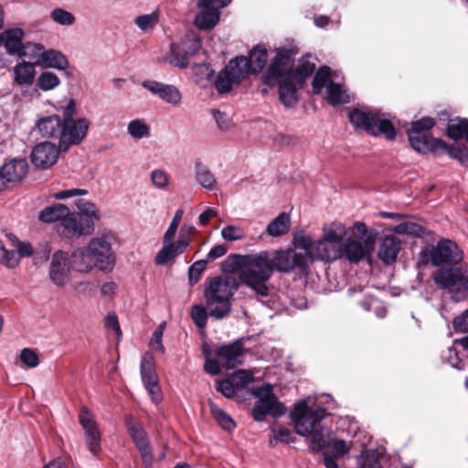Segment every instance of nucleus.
<instances>
[{"mask_svg": "<svg viewBox=\"0 0 468 468\" xmlns=\"http://www.w3.org/2000/svg\"><path fill=\"white\" fill-rule=\"evenodd\" d=\"M306 255L292 249L263 250L258 254H230L222 263L226 272H239L241 282L252 289L257 295H269L267 282L274 271L288 273L295 269L306 270Z\"/></svg>", "mask_w": 468, "mask_h": 468, "instance_id": "obj_1", "label": "nucleus"}, {"mask_svg": "<svg viewBox=\"0 0 468 468\" xmlns=\"http://www.w3.org/2000/svg\"><path fill=\"white\" fill-rule=\"evenodd\" d=\"M296 48H282L271 59L261 80L270 87H279V99L286 108L294 107L299 101L297 94L305 85L307 79L314 73L315 65L303 57L294 68Z\"/></svg>", "mask_w": 468, "mask_h": 468, "instance_id": "obj_2", "label": "nucleus"}, {"mask_svg": "<svg viewBox=\"0 0 468 468\" xmlns=\"http://www.w3.org/2000/svg\"><path fill=\"white\" fill-rule=\"evenodd\" d=\"M80 212L70 213L69 208L60 203L46 207L38 214V220L43 223L59 221L57 226L58 233L64 239L80 238L90 235L94 230V220L99 219L94 204L79 202Z\"/></svg>", "mask_w": 468, "mask_h": 468, "instance_id": "obj_3", "label": "nucleus"}, {"mask_svg": "<svg viewBox=\"0 0 468 468\" xmlns=\"http://www.w3.org/2000/svg\"><path fill=\"white\" fill-rule=\"evenodd\" d=\"M238 287L239 283L234 277L216 276L209 279L204 291L208 312L202 304H194L191 307L190 316L196 326L205 328L208 316L218 320L228 316L231 310L230 299Z\"/></svg>", "mask_w": 468, "mask_h": 468, "instance_id": "obj_4", "label": "nucleus"}, {"mask_svg": "<svg viewBox=\"0 0 468 468\" xmlns=\"http://www.w3.org/2000/svg\"><path fill=\"white\" fill-rule=\"evenodd\" d=\"M436 121L431 117H422L412 122L408 129L409 141L411 147L418 153L441 154L447 153L452 158L459 160L462 164L468 162V149L463 144L449 145L445 141L434 138L431 130L435 126Z\"/></svg>", "mask_w": 468, "mask_h": 468, "instance_id": "obj_5", "label": "nucleus"}, {"mask_svg": "<svg viewBox=\"0 0 468 468\" xmlns=\"http://www.w3.org/2000/svg\"><path fill=\"white\" fill-rule=\"evenodd\" d=\"M349 122L356 129L363 130L374 136L383 134L389 141H393L397 135L392 122L379 111L354 109L349 112Z\"/></svg>", "mask_w": 468, "mask_h": 468, "instance_id": "obj_6", "label": "nucleus"}, {"mask_svg": "<svg viewBox=\"0 0 468 468\" xmlns=\"http://www.w3.org/2000/svg\"><path fill=\"white\" fill-rule=\"evenodd\" d=\"M251 394L258 399L251 410V416L256 421H263L267 415L279 418L286 413V407L279 401L272 392V386L265 383L254 388Z\"/></svg>", "mask_w": 468, "mask_h": 468, "instance_id": "obj_7", "label": "nucleus"}, {"mask_svg": "<svg viewBox=\"0 0 468 468\" xmlns=\"http://www.w3.org/2000/svg\"><path fill=\"white\" fill-rule=\"evenodd\" d=\"M422 261L427 263L429 260L433 266L450 264L451 267H458L463 260V251L459 248L456 242L443 239L433 246L431 251H421Z\"/></svg>", "mask_w": 468, "mask_h": 468, "instance_id": "obj_8", "label": "nucleus"}, {"mask_svg": "<svg viewBox=\"0 0 468 468\" xmlns=\"http://www.w3.org/2000/svg\"><path fill=\"white\" fill-rule=\"evenodd\" d=\"M433 281L441 289L458 286V292L468 295V266L441 268L433 273Z\"/></svg>", "mask_w": 468, "mask_h": 468, "instance_id": "obj_9", "label": "nucleus"}, {"mask_svg": "<svg viewBox=\"0 0 468 468\" xmlns=\"http://www.w3.org/2000/svg\"><path fill=\"white\" fill-rule=\"evenodd\" d=\"M90 122L86 118L62 121L58 148L66 152L72 145L80 144L88 133Z\"/></svg>", "mask_w": 468, "mask_h": 468, "instance_id": "obj_10", "label": "nucleus"}, {"mask_svg": "<svg viewBox=\"0 0 468 468\" xmlns=\"http://www.w3.org/2000/svg\"><path fill=\"white\" fill-rule=\"evenodd\" d=\"M323 420H314L305 427L307 432L298 433L307 438L309 449L313 452H320L331 446L334 431L322 424Z\"/></svg>", "mask_w": 468, "mask_h": 468, "instance_id": "obj_11", "label": "nucleus"}, {"mask_svg": "<svg viewBox=\"0 0 468 468\" xmlns=\"http://www.w3.org/2000/svg\"><path fill=\"white\" fill-rule=\"evenodd\" d=\"M140 373L144 388L151 396L153 402L159 404L163 399V396L153 355L146 353L143 356Z\"/></svg>", "mask_w": 468, "mask_h": 468, "instance_id": "obj_12", "label": "nucleus"}, {"mask_svg": "<svg viewBox=\"0 0 468 468\" xmlns=\"http://www.w3.org/2000/svg\"><path fill=\"white\" fill-rule=\"evenodd\" d=\"M246 78V71L240 68L239 60L232 58L216 78L215 88L221 94L228 93L233 85L239 84Z\"/></svg>", "mask_w": 468, "mask_h": 468, "instance_id": "obj_13", "label": "nucleus"}, {"mask_svg": "<svg viewBox=\"0 0 468 468\" xmlns=\"http://www.w3.org/2000/svg\"><path fill=\"white\" fill-rule=\"evenodd\" d=\"M326 415L324 408H317L312 410L308 407L305 400L300 401L294 406L292 410L290 412V418L294 422V430L296 433L307 432V425L313 420H324Z\"/></svg>", "mask_w": 468, "mask_h": 468, "instance_id": "obj_14", "label": "nucleus"}, {"mask_svg": "<svg viewBox=\"0 0 468 468\" xmlns=\"http://www.w3.org/2000/svg\"><path fill=\"white\" fill-rule=\"evenodd\" d=\"M79 421L84 430L88 448L91 453L97 454L101 451V432L92 413L86 406L80 410Z\"/></svg>", "mask_w": 468, "mask_h": 468, "instance_id": "obj_15", "label": "nucleus"}, {"mask_svg": "<svg viewBox=\"0 0 468 468\" xmlns=\"http://www.w3.org/2000/svg\"><path fill=\"white\" fill-rule=\"evenodd\" d=\"M214 353L224 367L228 369L235 368L242 363L244 340L239 338L232 343L223 344L218 346Z\"/></svg>", "mask_w": 468, "mask_h": 468, "instance_id": "obj_16", "label": "nucleus"}, {"mask_svg": "<svg viewBox=\"0 0 468 468\" xmlns=\"http://www.w3.org/2000/svg\"><path fill=\"white\" fill-rule=\"evenodd\" d=\"M230 0H198V6L202 11L195 17L194 23L199 29L207 30L214 27L219 20V13L217 8L211 7L212 4H218L221 7L228 5Z\"/></svg>", "mask_w": 468, "mask_h": 468, "instance_id": "obj_17", "label": "nucleus"}, {"mask_svg": "<svg viewBox=\"0 0 468 468\" xmlns=\"http://www.w3.org/2000/svg\"><path fill=\"white\" fill-rule=\"evenodd\" d=\"M61 152L55 144L44 142L37 144L31 152V161L37 167L47 169L54 165Z\"/></svg>", "mask_w": 468, "mask_h": 468, "instance_id": "obj_18", "label": "nucleus"}, {"mask_svg": "<svg viewBox=\"0 0 468 468\" xmlns=\"http://www.w3.org/2000/svg\"><path fill=\"white\" fill-rule=\"evenodd\" d=\"M98 268L101 271L111 270L114 264L111 244L103 239H92L87 248Z\"/></svg>", "mask_w": 468, "mask_h": 468, "instance_id": "obj_19", "label": "nucleus"}, {"mask_svg": "<svg viewBox=\"0 0 468 468\" xmlns=\"http://www.w3.org/2000/svg\"><path fill=\"white\" fill-rule=\"evenodd\" d=\"M70 261L67 252L58 250L52 255L49 278L57 286H64L69 279Z\"/></svg>", "mask_w": 468, "mask_h": 468, "instance_id": "obj_20", "label": "nucleus"}, {"mask_svg": "<svg viewBox=\"0 0 468 468\" xmlns=\"http://www.w3.org/2000/svg\"><path fill=\"white\" fill-rule=\"evenodd\" d=\"M239 60L240 68L245 69L246 76L258 74L265 67L268 59V52L264 46L257 45L249 53V58L240 56L235 58Z\"/></svg>", "mask_w": 468, "mask_h": 468, "instance_id": "obj_21", "label": "nucleus"}, {"mask_svg": "<svg viewBox=\"0 0 468 468\" xmlns=\"http://www.w3.org/2000/svg\"><path fill=\"white\" fill-rule=\"evenodd\" d=\"M163 248L157 252L154 259L157 265H165L178 255L184 253L190 244V239L181 233L176 242L173 240L167 242L163 240Z\"/></svg>", "mask_w": 468, "mask_h": 468, "instance_id": "obj_22", "label": "nucleus"}, {"mask_svg": "<svg viewBox=\"0 0 468 468\" xmlns=\"http://www.w3.org/2000/svg\"><path fill=\"white\" fill-rule=\"evenodd\" d=\"M24 35V31L19 27L7 29L2 33L0 40L9 55H16L18 58L27 56V48L29 45L23 44Z\"/></svg>", "mask_w": 468, "mask_h": 468, "instance_id": "obj_23", "label": "nucleus"}, {"mask_svg": "<svg viewBox=\"0 0 468 468\" xmlns=\"http://www.w3.org/2000/svg\"><path fill=\"white\" fill-rule=\"evenodd\" d=\"M142 85L154 95L158 96L161 100L169 104L177 105L182 100L180 90L174 85L165 84L155 80H144Z\"/></svg>", "mask_w": 468, "mask_h": 468, "instance_id": "obj_24", "label": "nucleus"}, {"mask_svg": "<svg viewBox=\"0 0 468 468\" xmlns=\"http://www.w3.org/2000/svg\"><path fill=\"white\" fill-rule=\"evenodd\" d=\"M199 48V40H195L193 42V52L191 53L186 52L178 44L173 42L170 44L169 53L165 57L161 58L158 60L168 62L170 65L177 67L179 69H186L189 65L187 56L195 54L196 51Z\"/></svg>", "mask_w": 468, "mask_h": 468, "instance_id": "obj_25", "label": "nucleus"}, {"mask_svg": "<svg viewBox=\"0 0 468 468\" xmlns=\"http://www.w3.org/2000/svg\"><path fill=\"white\" fill-rule=\"evenodd\" d=\"M62 118L57 114L40 118L36 128L43 138L55 139L58 142L61 136Z\"/></svg>", "mask_w": 468, "mask_h": 468, "instance_id": "obj_26", "label": "nucleus"}, {"mask_svg": "<svg viewBox=\"0 0 468 468\" xmlns=\"http://www.w3.org/2000/svg\"><path fill=\"white\" fill-rule=\"evenodd\" d=\"M400 249L401 241L399 238L392 235L386 236L380 244L378 258L386 264H392L397 261Z\"/></svg>", "mask_w": 468, "mask_h": 468, "instance_id": "obj_27", "label": "nucleus"}, {"mask_svg": "<svg viewBox=\"0 0 468 468\" xmlns=\"http://www.w3.org/2000/svg\"><path fill=\"white\" fill-rule=\"evenodd\" d=\"M343 256L342 245L320 239L314 247V259L334 261Z\"/></svg>", "mask_w": 468, "mask_h": 468, "instance_id": "obj_28", "label": "nucleus"}, {"mask_svg": "<svg viewBox=\"0 0 468 468\" xmlns=\"http://www.w3.org/2000/svg\"><path fill=\"white\" fill-rule=\"evenodd\" d=\"M71 269L80 272H88L93 267H98L88 249H77L69 258Z\"/></svg>", "mask_w": 468, "mask_h": 468, "instance_id": "obj_29", "label": "nucleus"}, {"mask_svg": "<svg viewBox=\"0 0 468 468\" xmlns=\"http://www.w3.org/2000/svg\"><path fill=\"white\" fill-rule=\"evenodd\" d=\"M37 63L44 68H53L65 70L69 67L67 58L55 49L43 50L39 56Z\"/></svg>", "mask_w": 468, "mask_h": 468, "instance_id": "obj_30", "label": "nucleus"}, {"mask_svg": "<svg viewBox=\"0 0 468 468\" xmlns=\"http://www.w3.org/2000/svg\"><path fill=\"white\" fill-rule=\"evenodd\" d=\"M124 425L136 448L149 443L147 434L142 424L132 415H125Z\"/></svg>", "mask_w": 468, "mask_h": 468, "instance_id": "obj_31", "label": "nucleus"}, {"mask_svg": "<svg viewBox=\"0 0 468 468\" xmlns=\"http://www.w3.org/2000/svg\"><path fill=\"white\" fill-rule=\"evenodd\" d=\"M343 255L352 263H357L367 256V250L360 240L348 238L342 245Z\"/></svg>", "mask_w": 468, "mask_h": 468, "instance_id": "obj_32", "label": "nucleus"}, {"mask_svg": "<svg viewBox=\"0 0 468 468\" xmlns=\"http://www.w3.org/2000/svg\"><path fill=\"white\" fill-rule=\"evenodd\" d=\"M29 164L25 157H16L5 162L0 168V176H27Z\"/></svg>", "mask_w": 468, "mask_h": 468, "instance_id": "obj_33", "label": "nucleus"}, {"mask_svg": "<svg viewBox=\"0 0 468 468\" xmlns=\"http://www.w3.org/2000/svg\"><path fill=\"white\" fill-rule=\"evenodd\" d=\"M36 75L34 64L23 61L14 68V80L19 85H30Z\"/></svg>", "mask_w": 468, "mask_h": 468, "instance_id": "obj_34", "label": "nucleus"}, {"mask_svg": "<svg viewBox=\"0 0 468 468\" xmlns=\"http://www.w3.org/2000/svg\"><path fill=\"white\" fill-rule=\"evenodd\" d=\"M446 135L454 140L465 139L468 143V119H455L450 121L446 128Z\"/></svg>", "mask_w": 468, "mask_h": 468, "instance_id": "obj_35", "label": "nucleus"}, {"mask_svg": "<svg viewBox=\"0 0 468 468\" xmlns=\"http://www.w3.org/2000/svg\"><path fill=\"white\" fill-rule=\"evenodd\" d=\"M291 226L290 216L286 212H282L272 219L267 226L266 231L272 237H279L286 234Z\"/></svg>", "mask_w": 468, "mask_h": 468, "instance_id": "obj_36", "label": "nucleus"}, {"mask_svg": "<svg viewBox=\"0 0 468 468\" xmlns=\"http://www.w3.org/2000/svg\"><path fill=\"white\" fill-rule=\"evenodd\" d=\"M208 407L211 415L223 430L231 431L236 428L234 420L211 399L208 400Z\"/></svg>", "mask_w": 468, "mask_h": 468, "instance_id": "obj_37", "label": "nucleus"}, {"mask_svg": "<svg viewBox=\"0 0 468 468\" xmlns=\"http://www.w3.org/2000/svg\"><path fill=\"white\" fill-rule=\"evenodd\" d=\"M326 94L328 103L333 106L346 103L348 101V98L346 95V90L343 87L332 80L326 84Z\"/></svg>", "mask_w": 468, "mask_h": 468, "instance_id": "obj_38", "label": "nucleus"}, {"mask_svg": "<svg viewBox=\"0 0 468 468\" xmlns=\"http://www.w3.org/2000/svg\"><path fill=\"white\" fill-rule=\"evenodd\" d=\"M323 239L331 241L334 244L343 245L342 241L346 235V227L337 222L331 223L328 227L324 228Z\"/></svg>", "mask_w": 468, "mask_h": 468, "instance_id": "obj_39", "label": "nucleus"}, {"mask_svg": "<svg viewBox=\"0 0 468 468\" xmlns=\"http://www.w3.org/2000/svg\"><path fill=\"white\" fill-rule=\"evenodd\" d=\"M292 242L296 249H302L304 250L303 254L306 255L307 261L309 258L310 261L314 260V249L310 236L305 235L304 232L301 230L293 235Z\"/></svg>", "mask_w": 468, "mask_h": 468, "instance_id": "obj_40", "label": "nucleus"}, {"mask_svg": "<svg viewBox=\"0 0 468 468\" xmlns=\"http://www.w3.org/2000/svg\"><path fill=\"white\" fill-rule=\"evenodd\" d=\"M394 232L400 235H410L414 237H422L425 234V229L415 222H401L395 226Z\"/></svg>", "mask_w": 468, "mask_h": 468, "instance_id": "obj_41", "label": "nucleus"}, {"mask_svg": "<svg viewBox=\"0 0 468 468\" xmlns=\"http://www.w3.org/2000/svg\"><path fill=\"white\" fill-rule=\"evenodd\" d=\"M331 69L327 66L320 67L314 74L312 81V88L314 94H320L323 88L326 87V81L330 76Z\"/></svg>", "mask_w": 468, "mask_h": 468, "instance_id": "obj_42", "label": "nucleus"}, {"mask_svg": "<svg viewBox=\"0 0 468 468\" xmlns=\"http://www.w3.org/2000/svg\"><path fill=\"white\" fill-rule=\"evenodd\" d=\"M237 390L246 388L253 381V375L244 369H239L228 376Z\"/></svg>", "mask_w": 468, "mask_h": 468, "instance_id": "obj_43", "label": "nucleus"}, {"mask_svg": "<svg viewBox=\"0 0 468 468\" xmlns=\"http://www.w3.org/2000/svg\"><path fill=\"white\" fill-rule=\"evenodd\" d=\"M271 433L272 436L270 437V445L271 446L277 441L288 444L295 440L292 431L288 428L282 426L273 427L271 429Z\"/></svg>", "mask_w": 468, "mask_h": 468, "instance_id": "obj_44", "label": "nucleus"}, {"mask_svg": "<svg viewBox=\"0 0 468 468\" xmlns=\"http://www.w3.org/2000/svg\"><path fill=\"white\" fill-rule=\"evenodd\" d=\"M159 15L157 12L138 16L134 19V24L144 32H147L154 27L158 23Z\"/></svg>", "mask_w": 468, "mask_h": 468, "instance_id": "obj_45", "label": "nucleus"}, {"mask_svg": "<svg viewBox=\"0 0 468 468\" xmlns=\"http://www.w3.org/2000/svg\"><path fill=\"white\" fill-rule=\"evenodd\" d=\"M128 133L134 139H141L148 136L150 129L148 125L141 120H133L128 123L127 126Z\"/></svg>", "mask_w": 468, "mask_h": 468, "instance_id": "obj_46", "label": "nucleus"}, {"mask_svg": "<svg viewBox=\"0 0 468 468\" xmlns=\"http://www.w3.org/2000/svg\"><path fill=\"white\" fill-rule=\"evenodd\" d=\"M207 265V261L206 260H199L194 262L189 268H188V283L190 287H193L196 285L204 271L206 270Z\"/></svg>", "mask_w": 468, "mask_h": 468, "instance_id": "obj_47", "label": "nucleus"}, {"mask_svg": "<svg viewBox=\"0 0 468 468\" xmlns=\"http://www.w3.org/2000/svg\"><path fill=\"white\" fill-rule=\"evenodd\" d=\"M60 80L58 77L50 71H46L40 74L37 79V86L42 90H49L58 86Z\"/></svg>", "mask_w": 468, "mask_h": 468, "instance_id": "obj_48", "label": "nucleus"}, {"mask_svg": "<svg viewBox=\"0 0 468 468\" xmlns=\"http://www.w3.org/2000/svg\"><path fill=\"white\" fill-rule=\"evenodd\" d=\"M50 18L62 26H71L75 22V16L71 12L59 7L51 11Z\"/></svg>", "mask_w": 468, "mask_h": 468, "instance_id": "obj_49", "label": "nucleus"}, {"mask_svg": "<svg viewBox=\"0 0 468 468\" xmlns=\"http://www.w3.org/2000/svg\"><path fill=\"white\" fill-rule=\"evenodd\" d=\"M0 263L8 267L15 268L19 263V257L16 256V251L8 250L0 239Z\"/></svg>", "mask_w": 468, "mask_h": 468, "instance_id": "obj_50", "label": "nucleus"}, {"mask_svg": "<svg viewBox=\"0 0 468 468\" xmlns=\"http://www.w3.org/2000/svg\"><path fill=\"white\" fill-rule=\"evenodd\" d=\"M216 389L227 399H233L238 392L229 377L224 379L218 380Z\"/></svg>", "mask_w": 468, "mask_h": 468, "instance_id": "obj_51", "label": "nucleus"}, {"mask_svg": "<svg viewBox=\"0 0 468 468\" xmlns=\"http://www.w3.org/2000/svg\"><path fill=\"white\" fill-rule=\"evenodd\" d=\"M221 236L224 239L229 241L240 240L245 238L244 230L233 225H228L221 230Z\"/></svg>", "mask_w": 468, "mask_h": 468, "instance_id": "obj_52", "label": "nucleus"}, {"mask_svg": "<svg viewBox=\"0 0 468 468\" xmlns=\"http://www.w3.org/2000/svg\"><path fill=\"white\" fill-rule=\"evenodd\" d=\"M183 214H184V211L181 208H179L176 211L174 218L164 235V241L167 242L169 240L174 239L176 230L178 229V226L182 220Z\"/></svg>", "mask_w": 468, "mask_h": 468, "instance_id": "obj_53", "label": "nucleus"}, {"mask_svg": "<svg viewBox=\"0 0 468 468\" xmlns=\"http://www.w3.org/2000/svg\"><path fill=\"white\" fill-rule=\"evenodd\" d=\"M203 354L206 356L205 364H204V370L213 376H217L220 374V361L219 359L217 360L215 358L209 357L210 352L208 350H206L203 348Z\"/></svg>", "mask_w": 468, "mask_h": 468, "instance_id": "obj_54", "label": "nucleus"}, {"mask_svg": "<svg viewBox=\"0 0 468 468\" xmlns=\"http://www.w3.org/2000/svg\"><path fill=\"white\" fill-rule=\"evenodd\" d=\"M165 324H161L153 333L150 345L153 349L164 354L165 353V346L162 343L164 329H165Z\"/></svg>", "mask_w": 468, "mask_h": 468, "instance_id": "obj_55", "label": "nucleus"}, {"mask_svg": "<svg viewBox=\"0 0 468 468\" xmlns=\"http://www.w3.org/2000/svg\"><path fill=\"white\" fill-rule=\"evenodd\" d=\"M20 359L21 362L28 367H36L39 364V358L37 352L30 348L22 349Z\"/></svg>", "mask_w": 468, "mask_h": 468, "instance_id": "obj_56", "label": "nucleus"}, {"mask_svg": "<svg viewBox=\"0 0 468 468\" xmlns=\"http://www.w3.org/2000/svg\"><path fill=\"white\" fill-rule=\"evenodd\" d=\"M452 327L455 332L468 333V309L453 319Z\"/></svg>", "mask_w": 468, "mask_h": 468, "instance_id": "obj_57", "label": "nucleus"}, {"mask_svg": "<svg viewBox=\"0 0 468 468\" xmlns=\"http://www.w3.org/2000/svg\"><path fill=\"white\" fill-rule=\"evenodd\" d=\"M213 117L217 122L218 127L222 131H227L231 126V122L228 115L225 112H220L219 110H212Z\"/></svg>", "mask_w": 468, "mask_h": 468, "instance_id": "obj_58", "label": "nucleus"}, {"mask_svg": "<svg viewBox=\"0 0 468 468\" xmlns=\"http://www.w3.org/2000/svg\"><path fill=\"white\" fill-rule=\"evenodd\" d=\"M105 326L114 331L117 338L122 335V330L120 327L118 316L115 313H110L105 318Z\"/></svg>", "mask_w": 468, "mask_h": 468, "instance_id": "obj_59", "label": "nucleus"}, {"mask_svg": "<svg viewBox=\"0 0 468 468\" xmlns=\"http://www.w3.org/2000/svg\"><path fill=\"white\" fill-rule=\"evenodd\" d=\"M332 450L334 452V456L336 458L342 457L349 452V448L342 439H333Z\"/></svg>", "mask_w": 468, "mask_h": 468, "instance_id": "obj_60", "label": "nucleus"}, {"mask_svg": "<svg viewBox=\"0 0 468 468\" xmlns=\"http://www.w3.org/2000/svg\"><path fill=\"white\" fill-rule=\"evenodd\" d=\"M137 449L141 454L142 461H143L144 467L150 468L152 466V463H153V454H152V451L150 448V444L147 443L145 445L138 447Z\"/></svg>", "mask_w": 468, "mask_h": 468, "instance_id": "obj_61", "label": "nucleus"}, {"mask_svg": "<svg viewBox=\"0 0 468 468\" xmlns=\"http://www.w3.org/2000/svg\"><path fill=\"white\" fill-rule=\"evenodd\" d=\"M228 246L226 244H219L214 246L207 253V261H213L218 258L224 256L228 251Z\"/></svg>", "mask_w": 468, "mask_h": 468, "instance_id": "obj_62", "label": "nucleus"}, {"mask_svg": "<svg viewBox=\"0 0 468 468\" xmlns=\"http://www.w3.org/2000/svg\"><path fill=\"white\" fill-rule=\"evenodd\" d=\"M86 194H88V191L85 189L74 188V189H67V190H62V191L57 192L54 195V197L56 199H65V198H68V197H70L73 196H82V195H86Z\"/></svg>", "mask_w": 468, "mask_h": 468, "instance_id": "obj_63", "label": "nucleus"}, {"mask_svg": "<svg viewBox=\"0 0 468 468\" xmlns=\"http://www.w3.org/2000/svg\"><path fill=\"white\" fill-rule=\"evenodd\" d=\"M69 458L68 456H59L51 460L43 468H69Z\"/></svg>", "mask_w": 468, "mask_h": 468, "instance_id": "obj_64", "label": "nucleus"}]
</instances>
